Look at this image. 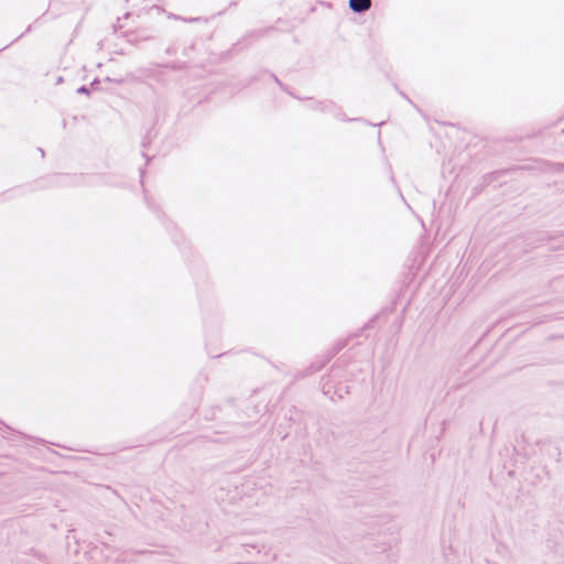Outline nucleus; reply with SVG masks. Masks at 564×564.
Listing matches in <instances>:
<instances>
[{"label": "nucleus", "instance_id": "obj_1", "mask_svg": "<svg viewBox=\"0 0 564 564\" xmlns=\"http://www.w3.org/2000/svg\"><path fill=\"white\" fill-rule=\"evenodd\" d=\"M371 7V0H349V8L355 13H362L369 10Z\"/></svg>", "mask_w": 564, "mask_h": 564}, {"label": "nucleus", "instance_id": "obj_2", "mask_svg": "<svg viewBox=\"0 0 564 564\" xmlns=\"http://www.w3.org/2000/svg\"><path fill=\"white\" fill-rule=\"evenodd\" d=\"M78 94H89V89L86 86H82L77 89Z\"/></svg>", "mask_w": 564, "mask_h": 564}, {"label": "nucleus", "instance_id": "obj_3", "mask_svg": "<svg viewBox=\"0 0 564 564\" xmlns=\"http://www.w3.org/2000/svg\"><path fill=\"white\" fill-rule=\"evenodd\" d=\"M552 167H553L554 172L564 171V165H562V164H554Z\"/></svg>", "mask_w": 564, "mask_h": 564}, {"label": "nucleus", "instance_id": "obj_4", "mask_svg": "<svg viewBox=\"0 0 564 564\" xmlns=\"http://www.w3.org/2000/svg\"><path fill=\"white\" fill-rule=\"evenodd\" d=\"M98 84H99V82H98L97 79H95V80L90 84V86H91V88H96V87L98 86Z\"/></svg>", "mask_w": 564, "mask_h": 564}, {"label": "nucleus", "instance_id": "obj_5", "mask_svg": "<svg viewBox=\"0 0 564 564\" xmlns=\"http://www.w3.org/2000/svg\"><path fill=\"white\" fill-rule=\"evenodd\" d=\"M273 78H274V80H275L280 86H282V84H281V82L279 80V78H278V77L273 76Z\"/></svg>", "mask_w": 564, "mask_h": 564}, {"label": "nucleus", "instance_id": "obj_6", "mask_svg": "<svg viewBox=\"0 0 564 564\" xmlns=\"http://www.w3.org/2000/svg\"><path fill=\"white\" fill-rule=\"evenodd\" d=\"M115 82L118 83V84H122L123 83L122 79H116Z\"/></svg>", "mask_w": 564, "mask_h": 564}, {"label": "nucleus", "instance_id": "obj_7", "mask_svg": "<svg viewBox=\"0 0 564 564\" xmlns=\"http://www.w3.org/2000/svg\"><path fill=\"white\" fill-rule=\"evenodd\" d=\"M39 153H41V155L44 156V151L42 149L39 150Z\"/></svg>", "mask_w": 564, "mask_h": 564}]
</instances>
